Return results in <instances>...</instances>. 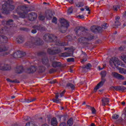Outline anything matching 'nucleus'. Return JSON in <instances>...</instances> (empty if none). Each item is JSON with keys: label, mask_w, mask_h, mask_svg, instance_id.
Instances as JSON below:
<instances>
[{"label": "nucleus", "mask_w": 126, "mask_h": 126, "mask_svg": "<svg viewBox=\"0 0 126 126\" xmlns=\"http://www.w3.org/2000/svg\"><path fill=\"white\" fill-rule=\"evenodd\" d=\"M43 44V41L39 37L33 38L32 42L29 41L26 43V46L30 47H34L35 46H40Z\"/></svg>", "instance_id": "nucleus-1"}, {"label": "nucleus", "mask_w": 126, "mask_h": 126, "mask_svg": "<svg viewBox=\"0 0 126 126\" xmlns=\"http://www.w3.org/2000/svg\"><path fill=\"white\" fill-rule=\"evenodd\" d=\"M9 1L8 0L2 5V13L4 14L7 15L9 13V11H12L15 9V6L9 4Z\"/></svg>", "instance_id": "nucleus-2"}, {"label": "nucleus", "mask_w": 126, "mask_h": 126, "mask_svg": "<svg viewBox=\"0 0 126 126\" xmlns=\"http://www.w3.org/2000/svg\"><path fill=\"white\" fill-rule=\"evenodd\" d=\"M60 24H61V26L60 27L59 30L61 33H65L69 27V23L67 21L64 20L63 18H62L60 19Z\"/></svg>", "instance_id": "nucleus-3"}, {"label": "nucleus", "mask_w": 126, "mask_h": 126, "mask_svg": "<svg viewBox=\"0 0 126 126\" xmlns=\"http://www.w3.org/2000/svg\"><path fill=\"white\" fill-rule=\"evenodd\" d=\"M94 36L89 35V37H81L78 39V42L81 43V45H84L85 46L89 45V41L93 40Z\"/></svg>", "instance_id": "nucleus-4"}, {"label": "nucleus", "mask_w": 126, "mask_h": 126, "mask_svg": "<svg viewBox=\"0 0 126 126\" xmlns=\"http://www.w3.org/2000/svg\"><path fill=\"white\" fill-rule=\"evenodd\" d=\"M101 81L99 83V84H97L96 86L94 89V91L96 92V91L100 88V87H102L103 86V84L105 83L106 79L104 78L106 77V75L107 73L106 71H101Z\"/></svg>", "instance_id": "nucleus-5"}, {"label": "nucleus", "mask_w": 126, "mask_h": 126, "mask_svg": "<svg viewBox=\"0 0 126 126\" xmlns=\"http://www.w3.org/2000/svg\"><path fill=\"white\" fill-rule=\"evenodd\" d=\"M121 64V62L118 58L114 57L109 60V65L113 68H118V66Z\"/></svg>", "instance_id": "nucleus-6"}, {"label": "nucleus", "mask_w": 126, "mask_h": 126, "mask_svg": "<svg viewBox=\"0 0 126 126\" xmlns=\"http://www.w3.org/2000/svg\"><path fill=\"white\" fill-rule=\"evenodd\" d=\"M18 9L21 11L18 12V14L21 18H25V16L29 12L28 7L25 6H19Z\"/></svg>", "instance_id": "nucleus-7"}, {"label": "nucleus", "mask_w": 126, "mask_h": 126, "mask_svg": "<svg viewBox=\"0 0 126 126\" xmlns=\"http://www.w3.org/2000/svg\"><path fill=\"white\" fill-rule=\"evenodd\" d=\"M43 39L45 42H53L56 41L57 36L52 34H46L43 35Z\"/></svg>", "instance_id": "nucleus-8"}, {"label": "nucleus", "mask_w": 126, "mask_h": 126, "mask_svg": "<svg viewBox=\"0 0 126 126\" xmlns=\"http://www.w3.org/2000/svg\"><path fill=\"white\" fill-rule=\"evenodd\" d=\"M26 55V53L25 52L18 51L14 53L13 54V57L15 59H19L25 56Z\"/></svg>", "instance_id": "nucleus-9"}, {"label": "nucleus", "mask_w": 126, "mask_h": 126, "mask_svg": "<svg viewBox=\"0 0 126 126\" xmlns=\"http://www.w3.org/2000/svg\"><path fill=\"white\" fill-rule=\"evenodd\" d=\"M11 69V66L7 63H0V70L2 71H8Z\"/></svg>", "instance_id": "nucleus-10"}, {"label": "nucleus", "mask_w": 126, "mask_h": 126, "mask_svg": "<svg viewBox=\"0 0 126 126\" xmlns=\"http://www.w3.org/2000/svg\"><path fill=\"white\" fill-rule=\"evenodd\" d=\"M61 49L58 48H57L56 49H55V50H52L50 48H48L47 49L48 54L52 55H56L57 54L61 53Z\"/></svg>", "instance_id": "nucleus-11"}, {"label": "nucleus", "mask_w": 126, "mask_h": 126, "mask_svg": "<svg viewBox=\"0 0 126 126\" xmlns=\"http://www.w3.org/2000/svg\"><path fill=\"white\" fill-rule=\"evenodd\" d=\"M111 76H112V77L115 78L118 80L125 79V77L123 75H120V74L116 72H111Z\"/></svg>", "instance_id": "nucleus-12"}, {"label": "nucleus", "mask_w": 126, "mask_h": 126, "mask_svg": "<svg viewBox=\"0 0 126 126\" xmlns=\"http://www.w3.org/2000/svg\"><path fill=\"white\" fill-rule=\"evenodd\" d=\"M44 16H45V17H46L48 20H51L53 17V11H52V10H46Z\"/></svg>", "instance_id": "nucleus-13"}, {"label": "nucleus", "mask_w": 126, "mask_h": 126, "mask_svg": "<svg viewBox=\"0 0 126 126\" xmlns=\"http://www.w3.org/2000/svg\"><path fill=\"white\" fill-rule=\"evenodd\" d=\"M110 90H115V91H124L126 90V88L124 87V86H116V87H111L110 88Z\"/></svg>", "instance_id": "nucleus-14"}, {"label": "nucleus", "mask_w": 126, "mask_h": 126, "mask_svg": "<svg viewBox=\"0 0 126 126\" xmlns=\"http://www.w3.org/2000/svg\"><path fill=\"white\" fill-rule=\"evenodd\" d=\"M110 99L109 98L101 97V105L102 106H105L108 105H109Z\"/></svg>", "instance_id": "nucleus-15"}, {"label": "nucleus", "mask_w": 126, "mask_h": 126, "mask_svg": "<svg viewBox=\"0 0 126 126\" xmlns=\"http://www.w3.org/2000/svg\"><path fill=\"white\" fill-rule=\"evenodd\" d=\"M37 17V15L35 12H32L29 15V19L31 21H33L36 20V17Z\"/></svg>", "instance_id": "nucleus-16"}, {"label": "nucleus", "mask_w": 126, "mask_h": 126, "mask_svg": "<svg viewBox=\"0 0 126 126\" xmlns=\"http://www.w3.org/2000/svg\"><path fill=\"white\" fill-rule=\"evenodd\" d=\"M42 63L43 64V65H46L47 67L50 66V64H49V59L47 56L43 57L42 58Z\"/></svg>", "instance_id": "nucleus-17"}, {"label": "nucleus", "mask_w": 126, "mask_h": 126, "mask_svg": "<svg viewBox=\"0 0 126 126\" xmlns=\"http://www.w3.org/2000/svg\"><path fill=\"white\" fill-rule=\"evenodd\" d=\"M59 93H55V98L52 99V101L54 103H56L57 104H59L61 102V99L59 98Z\"/></svg>", "instance_id": "nucleus-18"}, {"label": "nucleus", "mask_w": 126, "mask_h": 126, "mask_svg": "<svg viewBox=\"0 0 126 126\" xmlns=\"http://www.w3.org/2000/svg\"><path fill=\"white\" fill-rule=\"evenodd\" d=\"M36 67L32 66L26 70V72L28 73H33L34 72H36Z\"/></svg>", "instance_id": "nucleus-19"}, {"label": "nucleus", "mask_w": 126, "mask_h": 126, "mask_svg": "<svg viewBox=\"0 0 126 126\" xmlns=\"http://www.w3.org/2000/svg\"><path fill=\"white\" fill-rule=\"evenodd\" d=\"M86 30L85 28L82 27H78L75 29V32L77 34L81 33V32H85Z\"/></svg>", "instance_id": "nucleus-20"}, {"label": "nucleus", "mask_w": 126, "mask_h": 126, "mask_svg": "<svg viewBox=\"0 0 126 126\" xmlns=\"http://www.w3.org/2000/svg\"><path fill=\"white\" fill-rule=\"evenodd\" d=\"M15 73L20 74L23 72V67L22 66H18L15 69Z\"/></svg>", "instance_id": "nucleus-21"}, {"label": "nucleus", "mask_w": 126, "mask_h": 126, "mask_svg": "<svg viewBox=\"0 0 126 126\" xmlns=\"http://www.w3.org/2000/svg\"><path fill=\"white\" fill-rule=\"evenodd\" d=\"M24 41V39H23V37L22 36H18L16 38V42H17V43H19V44L23 43Z\"/></svg>", "instance_id": "nucleus-22"}, {"label": "nucleus", "mask_w": 126, "mask_h": 126, "mask_svg": "<svg viewBox=\"0 0 126 126\" xmlns=\"http://www.w3.org/2000/svg\"><path fill=\"white\" fill-rule=\"evenodd\" d=\"M117 70L119 71V73L121 74H126V69L124 68L118 67Z\"/></svg>", "instance_id": "nucleus-23"}, {"label": "nucleus", "mask_w": 126, "mask_h": 126, "mask_svg": "<svg viewBox=\"0 0 126 126\" xmlns=\"http://www.w3.org/2000/svg\"><path fill=\"white\" fill-rule=\"evenodd\" d=\"M61 62H54L52 63V67L54 68H57L61 66Z\"/></svg>", "instance_id": "nucleus-24"}, {"label": "nucleus", "mask_w": 126, "mask_h": 126, "mask_svg": "<svg viewBox=\"0 0 126 126\" xmlns=\"http://www.w3.org/2000/svg\"><path fill=\"white\" fill-rule=\"evenodd\" d=\"M33 29H34V30H37V31H42V30H44V27H41L40 25L39 26H33Z\"/></svg>", "instance_id": "nucleus-25"}, {"label": "nucleus", "mask_w": 126, "mask_h": 126, "mask_svg": "<svg viewBox=\"0 0 126 126\" xmlns=\"http://www.w3.org/2000/svg\"><path fill=\"white\" fill-rule=\"evenodd\" d=\"M1 40L3 43H7V37L5 35L1 36Z\"/></svg>", "instance_id": "nucleus-26"}, {"label": "nucleus", "mask_w": 126, "mask_h": 126, "mask_svg": "<svg viewBox=\"0 0 126 126\" xmlns=\"http://www.w3.org/2000/svg\"><path fill=\"white\" fill-rule=\"evenodd\" d=\"M66 87L68 88H71L72 90H74V89L75 88V86L73 84L70 83L66 84Z\"/></svg>", "instance_id": "nucleus-27"}, {"label": "nucleus", "mask_w": 126, "mask_h": 126, "mask_svg": "<svg viewBox=\"0 0 126 126\" xmlns=\"http://www.w3.org/2000/svg\"><path fill=\"white\" fill-rule=\"evenodd\" d=\"M92 65L90 63H88L86 65H85L84 66H82V67H81V68H82V69H84L85 68H87V69H90L92 67Z\"/></svg>", "instance_id": "nucleus-28"}, {"label": "nucleus", "mask_w": 126, "mask_h": 126, "mask_svg": "<svg viewBox=\"0 0 126 126\" xmlns=\"http://www.w3.org/2000/svg\"><path fill=\"white\" fill-rule=\"evenodd\" d=\"M58 123L57 122V119L55 118L52 119V126H57Z\"/></svg>", "instance_id": "nucleus-29"}, {"label": "nucleus", "mask_w": 126, "mask_h": 126, "mask_svg": "<svg viewBox=\"0 0 126 126\" xmlns=\"http://www.w3.org/2000/svg\"><path fill=\"white\" fill-rule=\"evenodd\" d=\"M13 20H8L7 21H6V24L7 26H10V27H11L12 25H13Z\"/></svg>", "instance_id": "nucleus-30"}, {"label": "nucleus", "mask_w": 126, "mask_h": 126, "mask_svg": "<svg viewBox=\"0 0 126 126\" xmlns=\"http://www.w3.org/2000/svg\"><path fill=\"white\" fill-rule=\"evenodd\" d=\"M7 48H6L3 45L0 46V52L7 51Z\"/></svg>", "instance_id": "nucleus-31"}, {"label": "nucleus", "mask_w": 126, "mask_h": 126, "mask_svg": "<svg viewBox=\"0 0 126 126\" xmlns=\"http://www.w3.org/2000/svg\"><path fill=\"white\" fill-rule=\"evenodd\" d=\"M75 6L78 8L84 6V4L83 3V2H77V3H75Z\"/></svg>", "instance_id": "nucleus-32"}, {"label": "nucleus", "mask_w": 126, "mask_h": 126, "mask_svg": "<svg viewBox=\"0 0 126 126\" xmlns=\"http://www.w3.org/2000/svg\"><path fill=\"white\" fill-rule=\"evenodd\" d=\"M90 30L91 31V32H92L94 33L96 32H97L96 26H93L92 27H91V28H90Z\"/></svg>", "instance_id": "nucleus-33"}, {"label": "nucleus", "mask_w": 126, "mask_h": 126, "mask_svg": "<svg viewBox=\"0 0 126 126\" xmlns=\"http://www.w3.org/2000/svg\"><path fill=\"white\" fill-rule=\"evenodd\" d=\"M0 33H1V34L7 33V31L6 30L5 28H2L1 29H0Z\"/></svg>", "instance_id": "nucleus-34"}, {"label": "nucleus", "mask_w": 126, "mask_h": 126, "mask_svg": "<svg viewBox=\"0 0 126 126\" xmlns=\"http://www.w3.org/2000/svg\"><path fill=\"white\" fill-rule=\"evenodd\" d=\"M83 55L84 56V58H83V59L81 60V63H85L86 62H87V59L86 58L87 57V54L86 53H83Z\"/></svg>", "instance_id": "nucleus-35"}, {"label": "nucleus", "mask_w": 126, "mask_h": 126, "mask_svg": "<svg viewBox=\"0 0 126 126\" xmlns=\"http://www.w3.org/2000/svg\"><path fill=\"white\" fill-rule=\"evenodd\" d=\"M67 125L68 126H72V118H70L69 120H68Z\"/></svg>", "instance_id": "nucleus-36"}, {"label": "nucleus", "mask_w": 126, "mask_h": 126, "mask_svg": "<svg viewBox=\"0 0 126 126\" xmlns=\"http://www.w3.org/2000/svg\"><path fill=\"white\" fill-rule=\"evenodd\" d=\"M38 69H39V72H44V70H45V68H44V66H39L38 67Z\"/></svg>", "instance_id": "nucleus-37"}, {"label": "nucleus", "mask_w": 126, "mask_h": 126, "mask_svg": "<svg viewBox=\"0 0 126 126\" xmlns=\"http://www.w3.org/2000/svg\"><path fill=\"white\" fill-rule=\"evenodd\" d=\"M121 23L120 22H115V25L113 26L114 28H117L118 26H120Z\"/></svg>", "instance_id": "nucleus-38"}, {"label": "nucleus", "mask_w": 126, "mask_h": 126, "mask_svg": "<svg viewBox=\"0 0 126 126\" xmlns=\"http://www.w3.org/2000/svg\"><path fill=\"white\" fill-rule=\"evenodd\" d=\"M56 45L60 46H65L66 45V43L64 42H63V43L59 42L58 43V44H56Z\"/></svg>", "instance_id": "nucleus-39"}, {"label": "nucleus", "mask_w": 126, "mask_h": 126, "mask_svg": "<svg viewBox=\"0 0 126 126\" xmlns=\"http://www.w3.org/2000/svg\"><path fill=\"white\" fill-rule=\"evenodd\" d=\"M36 100V98H34L33 99H28V101H25V103H31Z\"/></svg>", "instance_id": "nucleus-40"}, {"label": "nucleus", "mask_w": 126, "mask_h": 126, "mask_svg": "<svg viewBox=\"0 0 126 126\" xmlns=\"http://www.w3.org/2000/svg\"><path fill=\"white\" fill-rule=\"evenodd\" d=\"M120 8V6L115 5L113 6V10L114 11H118V9H119Z\"/></svg>", "instance_id": "nucleus-41"}, {"label": "nucleus", "mask_w": 126, "mask_h": 126, "mask_svg": "<svg viewBox=\"0 0 126 126\" xmlns=\"http://www.w3.org/2000/svg\"><path fill=\"white\" fill-rule=\"evenodd\" d=\"M103 30H105V29H104V28H102L100 27H96V31L97 32H100L103 31Z\"/></svg>", "instance_id": "nucleus-42"}, {"label": "nucleus", "mask_w": 126, "mask_h": 126, "mask_svg": "<svg viewBox=\"0 0 126 126\" xmlns=\"http://www.w3.org/2000/svg\"><path fill=\"white\" fill-rule=\"evenodd\" d=\"M57 71V69L55 68H52L49 70V73L52 74Z\"/></svg>", "instance_id": "nucleus-43"}, {"label": "nucleus", "mask_w": 126, "mask_h": 126, "mask_svg": "<svg viewBox=\"0 0 126 126\" xmlns=\"http://www.w3.org/2000/svg\"><path fill=\"white\" fill-rule=\"evenodd\" d=\"M119 118V115L117 114H114L113 116H112V119L117 120Z\"/></svg>", "instance_id": "nucleus-44"}, {"label": "nucleus", "mask_w": 126, "mask_h": 126, "mask_svg": "<svg viewBox=\"0 0 126 126\" xmlns=\"http://www.w3.org/2000/svg\"><path fill=\"white\" fill-rule=\"evenodd\" d=\"M72 13V8L70 7L68 9L67 14L70 15Z\"/></svg>", "instance_id": "nucleus-45"}, {"label": "nucleus", "mask_w": 126, "mask_h": 126, "mask_svg": "<svg viewBox=\"0 0 126 126\" xmlns=\"http://www.w3.org/2000/svg\"><path fill=\"white\" fill-rule=\"evenodd\" d=\"M90 110H91V111H92L93 114H95V112H96V110L94 109V107H90Z\"/></svg>", "instance_id": "nucleus-46"}, {"label": "nucleus", "mask_w": 126, "mask_h": 126, "mask_svg": "<svg viewBox=\"0 0 126 126\" xmlns=\"http://www.w3.org/2000/svg\"><path fill=\"white\" fill-rule=\"evenodd\" d=\"M67 61L68 63L73 62H74V59L73 58H68Z\"/></svg>", "instance_id": "nucleus-47"}, {"label": "nucleus", "mask_w": 126, "mask_h": 126, "mask_svg": "<svg viewBox=\"0 0 126 126\" xmlns=\"http://www.w3.org/2000/svg\"><path fill=\"white\" fill-rule=\"evenodd\" d=\"M52 22L56 24H57V18L55 17H53V18H52Z\"/></svg>", "instance_id": "nucleus-48"}, {"label": "nucleus", "mask_w": 126, "mask_h": 126, "mask_svg": "<svg viewBox=\"0 0 126 126\" xmlns=\"http://www.w3.org/2000/svg\"><path fill=\"white\" fill-rule=\"evenodd\" d=\"M63 56L64 57H67L70 56V54L68 53H63Z\"/></svg>", "instance_id": "nucleus-49"}, {"label": "nucleus", "mask_w": 126, "mask_h": 126, "mask_svg": "<svg viewBox=\"0 0 126 126\" xmlns=\"http://www.w3.org/2000/svg\"><path fill=\"white\" fill-rule=\"evenodd\" d=\"M108 26H107V23H104L103 25H101V28L106 29H107V27Z\"/></svg>", "instance_id": "nucleus-50"}, {"label": "nucleus", "mask_w": 126, "mask_h": 126, "mask_svg": "<svg viewBox=\"0 0 126 126\" xmlns=\"http://www.w3.org/2000/svg\"><path fill=\"white\" fill-rule=\"evenodd\" d=\"M8 82H10L11 83H19V81L15 80H12L11 81H9Z\"/></svg>", "instance_id": "nucleus-51"}, {"label": "nucleus", "mask_w": 126, "mask_h": 126, "mask_svg": "<svg viewBox=\"0 0 126 126\" xmlns=\"http://www.w3.org/2000/svg\"><path fill=\"white\" fill-rule=\"evenodd\" d=\"M49 83H50L51 84H56L57 83V81H56V80H52V81L49 82Z\"/></svg>", "instance_id": "nucleus-52"}, {"label": "nucleus", "mask_w": 126, "mask_h": 126, "mask_svg": "<svg viewBox=\"0 0 126 126\" xmlns=\"http://www.w3.org/2000/svg\"><path fill=\"white\" fill-rule=\"evenodd\" d=\"M115 22L117 23V22H119V19H120V17L119 16H117L115 18Z\"/></svg>", "instance_id": "nucleus-53"}, {"label": "nucleus", "mask_w": 126, "mask_h": 126, "mask_svg": "<svg viewBox=\"0 0 126 126\" xmlns=\"http://www.w3.org/2000/svg\"><path fill=\"white\" fill-rule=\"evenodd\" d=\"M44 18L45 17L44 16H40L39 17H38L39 19L41 21H44Z\"/></svg>", "instance_id": "nucleus-54"}, {"label": "nucleus", "mask_w": 126, "mask_h": 126, "mask_svg": "<svg viewBox=\"0 0 126 126\" xmlns=\"http://www.w3.org/2000/svg\"><path fill=\"white\" fill-rule=\"evenodd\" d=\"M22 30H23V31L27 32L30 31V30L27 28H23V29H22Z\"/></svg>", "instance_id": "nucleus-55"}, {"label": "nucleus", "mask_w": 126, "mask_h": 126, "mask_svg": "<svg viewBox=\"0 0 126 126\" xmlns=\"http://www.w3.org/2000/svg\"><path fill=\"white\" fill-rule=\"evenodd\" d=\"M85 9H86V10L89 11L88 14H90V9H89V7H88L87 6H85Z\"/></svg>", "instance_id": "nucleus-56"}, {"label": "nucleus", "mask_w": 126, "mask_h": 126, "mask_svg": "<svg viewBox=\"0 0 126 126\" xmlns=\"http://www.w3.org/2000/svg\"><path fill=\"white\" fill-rule=\"evenodd\" d=\"M65 93V91L64 90L63 92H62V93H60V97H63V96H64V94Z\"/></svg>", "instance_id": "nucleus-57"}, {"label": "nucleus", "mask_w": 126, "mask_h": 126, "mask_svg": "<svg viewBox=\"0 0 126 126\" xmlns=\"http://www.w3.org/2000/svg\"><path fill=\"white\" fill-rule=\"evenodd\" d=\"M55 59V57L53 56L50 57V60H51V61L53 62V61H54Z\"/></svg>", "instance_id": "nucleus-58"}, {"label": "nucleus", "mask_w": 126, "mask_h": 126, "mask_svg": "<svg viewBox=\"0 0 126 126\" xmlns=\"http://www.w3.org/2000/svg\"><path fill=\"white\" fill-rule=\"evenodd\" d=\"M36 29L32 30V33L33 34H35L36 33Z\"/></svg>", "instance_id": "nucleus-59"}, {"label": "nucleus", "mask_w": 126, "mask_h": 126, "mask_svg": "<svg viewBox=\"0 0 126 126\" xmlns=\"http://www.w3.org/2000/svg\"><path fill=\"white\" fill-rule=\"evenodd\" d=\"M78 17H80V18L81 19H83L84 18V16H83V15H79V16H78Z\"/></svg>", "instance_id": "nucleus-60"}, {"label": "nucleus", "mask_w": 126, "mask_h": 126, "mask_svg": "<svg viewBox=\"0 0 126 126\" xmlns=\"http://www.w3.org/2000/svg\"><path fill=\"white\" fill-rule=\"evenodd\" d=\"M98 68L99 69V70H102V69H103V68H104V67H102V68H101L100 66H98Z\"/></svg>", "instance_id": "nucleus-61"}, {"label": "nucleus", "mask_w": 126, "mask_h": 126, "mask_svg": "<svg viewBox=\"0 0 126 126\" xmlns=\"http://www.w3.org/2000/svg\"><path fill=\"white\" fill-rule=\"evenodd\" d=\"M60 126H66V124L64 123H61Z\"/></svg>", "instance_id": "nucleus-62"}, {"label": "nucleus", "mask_w": 126, "mask_h": 126, "mask_svg": "<svg viewBox=\"0 0 126 126\" xmlns=\"http://www.w3.org/2000/svg\"><path fill=\"white\" fill-rule=\"evenodd\" d=\"M123 85L124 86H126V81L123 82Z\"/></svg>", "instance_id": "nucleus-63"}, {"label": "nucleus", "mask_w": 126, "mask_h": 126, "mask_svg": "<svg viewBox=\"0 0 126 126\" xmlns=\"http://www.w3.org/2000/svg\"><path fill=\"white\" fill-rule=\"evenodd\" d=\"M30 122H28V123H26V125H25V126H30Z\"/></svg>", "instance_id": "nucleus-64"}]
</instances>
